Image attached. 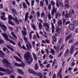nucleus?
<instances>
[{
    "instance_id": "nucleus-1",
    "label": "nucleus",
    "mask_w": 78,
    "mask_h": 78,
    "mask_svg": "<svg viewBox=\"0 0 78 78\" xmlns=\"http://www.w3.org/2000/svg\"><path fill=\"white\" fill-rule=\"evenodd\" d=\"M24 58L26 60L25 61L26 62L27 64L31 63L33 62V58L32 57L30 59L31 56H30V54L28 52H27L24 55Z\"/></svg>"
},
{
    "instance_id": "nucleus-3",
    "label": "nucleus",
    "mask_w": 78,
    "mask_h": 78,
    "mask_svg": "<svg viewBox=\"0 0 78 78\" xmlns=\"http://www.w3.org/2000/svg\"><path fill=\"white\" fill-rule=\"evenodd\" d=\"M2 35L3 37L5 38V40H6L7 41H9L10 43H11V44H13L14 45H16V43L14 41H12V40H9V38L8 37V35L5 33H2Z\"/></svg>"
},
{
    "instance_id": "nucleus-55",
    "label": "nucleus",
    "mask_w": 78,
    "mask_h": 78,
    "mask_svg": "<svg viewBox=\"0 0 78 78\" xmlns=\"http://www.w3.org/2000/svg\"><path fill=\"white\" fill-rule=\"evenodd\" d=\"M16 54H17L18 56H19V57H20V58L21 59H22V57H21L20 55V54H19V52H17Z\"/></svg>"
},
{
    "instance_id": "nucleus-31",
    "label": "nucleus",
    "mask_w": 78,
    "mask_h": 78,
    "mask_svg": "<svg viewBox=\"0 0 78 78\" xmlns=\"http://www.w3.org/2000/svg\"><path fill=\"white\" fill-rule=\"evenodd\" d=\"M7 47L8 48L10 49V50H11V51H14V49L11 47V46H9V45H7Z\"/></svg>"
},
{
    "instance_id": "nucleus-62",
    "label": "nucleus",
    "mask_w": 78,
    "mask_h": 78,
    "mask_svg": "<svg viewBox=\"0 0 78 78\" xmlns=\"http://www.w3.org/2000/svg\"><path fill=\"white\" fill-rule=\"evenodd\" d=\"M10 78H15V76H14V75H11L10 76Z\"/></svg>"
},
{
    "instance_id": "nucleus-57",
    "label": "nucleus",
    "mask_w": 78,
    "mask_h": 78,
    "mask_svg": "<svg viewBox=\"0 0 78 78\" xmlns=\"http://www.w3.org/2000/svg\"><path fill=\"white\" fill-rule=\"evenodd\" d=\"M56 5L57 7H59V1L58 0L56 1Z\"/></svg>"
},
{
    "instance_id": "nucleus-27",
    "label": "nucleus",
    "mask_w": 78,
    "mask_h": 78,
    "mask_svg": "<svg viewBox=\"0 0 78 78\" xmlns=\"http://www.w3.org/2000/svg\"><path fill=\"white\" fill-rule=\"evenodd\" d=\"M17 70L20 74H21L22 75H24V73H23V71L22 70L20 69H18Z\"/></svg>"
},
{
    "instance_id": "nucleus-44",
    "label": "nucleus",
    "mask_w": 78,
    "mask_h": 78,
    "mask_svg": "<svg viewBox=\"0 0 78 78\" xmlns=\"http://www.w3.org/2000/svg\"><path fill=\"white\" fill-rule=\"evenodd\" d=\"M45 41L47 44H49L50 43V41L48 40V39H45Z\"/></svg>"
},
{
    "instance_id": "nucleus-61",
    "label": "nucleus",
    "mask_w": 78,
    "mask_h": 78,
    "mask_svg": "<svg viewBox=\"0 0 78 78\" xmlns=\"http://www.w3.org/2000/svg\"><path fill=\"white\" fill-rule=\"evenodd\" d=\"M8 49H7V48H5V47H4L3 48V50L4 51H6V50H7Z\"/></svg>"
},
{
    "instance_id": "nucleus-29",
    "label": "nucleus",
    "mask_w": 78,
    "mask_h": 78,
    "mask_svg": "<svg viewBox=\"0 0 78 78\" xmlns=\"http://www.w3.org/2000/svg\"><path fill=\"white\" fill-rule=\"evenodd\" d=\"M61 16V13H59L58 12H57L56 16L55 19H58V17Z\"/></svg>"
},
{
    "instance_id": "nucleus-39",
    "label": "nucleus",
    "mask_w": 78,
    "mask_h": 78,
    "mask_svg": "<svg viewBox=\"0 0 78 78\" xmlns=\"http://www.w3.org/2000/svg\"><path fill=\"white\" fill-rule=\"evenodd\" d=\"M12 12L14 14H17L16 11V10H15V9H12Z\"/></svg>"
},
{
    "instance_id": "nucleus-11",
    "label": "nucleus",
    "mask_w": 78,
    "mask_h": 78,
    "mask_svg": "<svg viewBox=\"0 0 78 78\" xmlns=\"http://www.w3.org/2000/svg\"><path fill=\"white\" fill-rule=\"evenodd\" d=\"M75 50V46L74 45L72 46L70 48V54H73V51H74V50Z\"/></svg>"
},
{
    "instance_id": "nucleus-54",
    "label": "nucleus",
    "mask_w": 78,
    "mask_h": 78,
    "mask_svg": "<svg viewBox=\"0 0 78 78\" xmlns=\"http://www.w3.org/2000/svg\"><path fill=\"white\" fill-rule=\"evenodd\" d=\"M33 39H36L37 38V37L36 36V35L35 34H34L33 36Z\"/></svg>"
},
{
    "instance_id": "nucleus-64",
    "label": "nucleus",
    "mask_w": 78,
    "mask_h": 78,
    "mask_svg": "<svg viewBox=\"0 0 78 78\" xmlns=\"http://www.w3.org/2000/svg\"><path fill=\"white\" fill-rule=\"evenodd\" d=\"M69 3V0H66L65 2V3Z\"/></svg>"
},
{
    "instance_id": "nucleus-20",
    "label": "nucleus",
    "mask_w": 78,
    "mask_h": 78,
    "mask_svg": "<svg viewBox=\"0 0 78 78\" xmlns=\"http://www.w3.org/2000/svg\"><path fill=\"white\" fill-rule=\"evenodd\" d=\"M1 28H2V30L3 31H6V27L5 26V25H2L1 26Z\"/></svg>"
},
{
    "instance_id": "nucleus-22",
    "label": "nucleus",
    "mask_w": 78,
    "mask_h": 78,
    "mask_svg": "<svg viewBox=\"0 0 78 78\" xmlns=\"http://www.w3.org/2000/svg\"><path fill=\"white\" fill-rule=\"evenodd\" d=\"M69 28L70 30H73L74 25L72 24H70L69 26Z\"/></svg>"
},
{
    "instance_id": "nucleus-21",
    "label": "nucleus",
    "mask_w": 78,
    "mask_h": 78,
    "mask_svg": "<svg viewBox=\"0 0 78 78\" xmlns=\"http://www.w3.org/2000/svg\"><path fill=\"white\" fill-rule=\"evenodd\" d=\"M51 26L52 27V33H53L55 32V26H54V24L53 23H51Z\"/></svg>"
},
{
    "instance_id": "nucleus-14",
    "label": "nucleus",
    "mask_w": 78,
    "mask_h": 78,
    "mask_svg": "<svg viewBox=\"0 0 78 78\" xmlns=\"http://www.w3.org/2000/svg\"><path fill=\"white\" fill-rule=\"evenodd\" d=\"M23 29L24 31H23V30H22V32L23 34V36H25L27 35V32L26 31V28L25 27H24Z\"/></svg>"
},
{
    "instance_id": "nucleus-35",
    "label": "nucleus",
    "mask_w": 78,
    "mask_h": 78,
    "mask_svg": "<svg viewBox=\"0 0 78 78\" xmlns=\"http://www.w3.org/2000/svg\"><path fill=\"white\" fill-rule=\"evenodd\" d=\"M8 23H9V24H10V25H13V26L14 25V23L12 22V21H11V20H9L8 21Z\"/></svg>"
},
{
    "instance_id": "nucleus-2",
    "label": "nucleus",
    "mask_w": 78,
    "mask_h": 78,
    "mask_svg": "<svg viewBox=\"0 0 78 78\" xmlns=\"http://www.w3.org/2000/svg\"><path fill=\"white\" fill-rule=\"evenodd\" d=\"M2 63L5 64V66L6 68H9L10 69L12 70H13L14 68L11 66V64L9 62L6 58H4L3 60H2Z\"/></svg>"
},
{
    "instance_id": "nucleus-38",
    "label": "nucleus",
    "mask_w": 78,
    "mask_h": 78,
    "mask_svg": "<svg viewBox=\"0 0 78 78\" xmlns=\"http://www.w3.org/2000/svg\"><path fill=\"white\" fill-rule=\"evenodd\" d=\"M65 46V45L64 44H63L60 47V50H62L64 48V47Z\"/></svg>"
},
{
    "instance_id": "nucleus-47",
    "label": "nucleus",
    "mask_w": 78,
    "mask_h": 78,
    "mask_svg": "<svg viewBox=\"0 0 78 78\" xmlns=\"http://www.w3.org/2000/svg\"><path fill=\"white\" fill-rule=\"evenodd\" d=\"M45 16V13L42 12L41 14V17H43Z\"/></svg>"
},
{
    "instance_id": "nucleus-48",
    "label": "nucleus",
    "mask_w": 78,
    "mask_h": 78,
    "mask_svg": "<svg viewBox=\"0 0 78 78\" xmlns=\"http://www.w3.org/2000/svg\"><path fill=\"white\" fill-rule=\"evenodd\" d=\"M39 28L40 30H41L42 28V24L41 23H40L39 24Z\"/></svg>"
},
{
    "instance_id": "nucleus-30",
    "label": "nucleus",
    "mask_w": 78,
    "mask_h": 78,
    "mask_svg": "<svg viewBox=\"0 0 78 78\" xmlns=\"http://www.w3.org/2000/svg\"><path fill=\"white\" fill-rule=\"evenodd\" d=\"M39 69V65H38V64L36 63L35 65V70H37Z\"/></svg>"
},
{
    "instance_id": "nucleus-18",
    "label": "nucleus",
    "mask_w": 78,
    "mask_h": 78,
    "mask_svg": "<svg viewBox=\"0 0 78 78\" xmlns=\"http://www.w3.org/2000/svg\"><path fill=\"white\" fill-rule=\"evenodd\" d=\"M72 36V35L71 34H69L66 37L65 41H67L69 39L71 38Z\"/></svg>"
},
{
    "instance_id": "nucleus-9",
    "label": "nucleus",
    "mask_w": 78,
    "mask_h": 78,
    "mask_svg": "<svg viewBox=\"0 0 78 78\" xmlns=\"http://www.w3.org/2000/svg\"><path fill=\"white\" fill-rule=\"evenodd\" d=\"M1 15L3 16H1V19H2V20H6V19L5 18V13L4 12H2L1 13Z\"/></svg>"
},
{
    "instance_id": "nucleus-59",
    "label": "nucleus",
    "mask_w": 78,
    "mask_h": 78,
    "mask_svg": "<svg viewBox=\"0 0 78 78\" xmlns=\"http://www.w3.org/2000/svg\"><path fill=\"white\" fill-rule=\"evenodd\" d=\"M49 58H50V59H53V57L51 55H50L49 56Z\"/></svg>"
},
{
    "instance_id": "nucleus-23",
    "label": "nucleus",
    "mask_w": 78,
    "mask_h": 78,
    "mask_svg": "<svg viewBox=\"0 0 78 78\" xmlns=\"http://www.w3.org/2000/svg\"><path fill=\"white\" fill-rule=\"evenodd\" d=\"M14 58L15 59H16V60L18 61H19V62H21V61H22V60L20 59V58L17 57L16 56H15Z\"/></svg>"
},
{
    "instance_id": "nucleus-49",
    "label": "nucleus",
    "mask_w": 78,
    "mask_h": 78,
    "mask_svg": "<svg viewBox=\"0 0 78 78\" xmlns=\"http://www.w3.org/2000/svg\"><path fill=\"white\" fill-rule=\"evenodd\" d=\"M59 5L61 7H64V5H63V2H60L59 3Z\"/></svg>"
},
{
    "instance_id": "nucleus-51",
    "label": "nucleus",
    "mask_w": 78,
    "mask_h": 78,
    "mask_svg": "<svg viewBox=\"0 0 78 78\" xmlns=\"http://www.w3.org/2000/svg\"><path fill=\"white\" fill-rule=\"evenodd\" d=\"M32 27L34 30H36V27H35V25L34 24H32L31 25Z\"/></svg>"
},
{
    "instance_id": "nucleus-6",
    "label": "nucleus",
    "mask_w": 78,
    "mask_h": 78,
    "mask_svg": "<svg viewBox=\"0 0 78 78\" xmlns=\"http://www.w3.org/2000/svg\"><path fill=\"white\" fill-rule=\"evenodd\" d=\"M28 72H29V73H30L33 75H35L36 76H38L39 75V73H36L34 71L30 69H28Z\"/></svg>"
},
{
    "instance_id": "nucleus-40",
    "label": "nucleus",
    "mask_w": 78,
    "mask_h": 78,
    "mask_svg": "<svg viewBox=\"0 0 78 78\" xmlns=\"http://www.w3.org/2000/svg\"><path fill=\"white\" fill-rule=\"evenodd\" d=\"M8 17L9 20H12V19L13 20V19H14V18H12V16L11 15H9Z\"/></svg>"
},
{
    "instance_id": "nucleus-26",
    "label": "nucleus",
    "mask_w": 78,
    "mask_h": 78,
    "mask_svg": "<svg viewBox=\"0 0 78 78\" xmlns=\"http://www.w3.org/2000/svg\"><path fill=\"white\" fill-rule=\"evenodd\" d=\"M73 24L74 26H77L78 25V21L76 20H75L73 21Z\"/></svg>"
},
{
    "instance_id": "nucleus-7",
    "label": "nucleus",
    "mask_w": 78,
    "mask_h": 78,
    "mask_svg": "<svg viewBox=\"0 0 78 78\" xmlns=\"http://www.w3.org/2000/svg\"><path fill=\"white\" fill-rule=\"evenodd\" d=\"M49 25H50V24H49L48 23H44L43 24L44 27H45L46 28V30L48 31H49L50 28Z\"/></svg>"
},
{
    "instance_id": "nucleus-4",
    "label": "nucleus",
    "mask_w": 78,
    "mask_h": 78,
    "mask_svg": "<svg viewBox=\"0 0 78 78\" xmlns=\"http://www.w3.org/2000/svg\"><path fill=\"white\" fill-rule=\"evenodd\" d=\"M51 3L52 4V5L53 6L51 12V14H52V16H54V13H56V9H55V7L54 6L55 3L54 1H51Z\"/></svg>"
},
{
    "instance_id": "nucleus-24",
    "label": "nucleus",
    "mask_w": 78,
    "mask_h": 78,
    "mask_svg": "<svg viewBox=\"0 0 78 78\" xmlns=\"http://www.w3.org/2000/svg\"><path fill=\"white\" fill-rule=\"evenodd\" d=\"M0 57H3L5 56V54L2 51H0Z\"/></svg>"
},
{
    "instance_id": "nucleus-33",
    "label": "nucleus",
    "mask_w": 78,
    "mask_h": 78,
    "mask_svg": "<svg viewBox=\"0 0 78 78\" xmlns=\"http://www.w3.org/2000/svg\"><path fill=\"white\" fill-rule=\"evenodd\" d=\"M63 39H62V38H60V40H59L58 43L60 45H61V44H62V43H63Z\"/></svg>"
},
{
    "instance_id": "nucleus-46",
    "label": "nucleus",
    "mask_w": 78,
    "mask_h": 78,
    "mask_svg": "<svg viewBox=\"0 0 78 78\" xmlns=\"http://www.w3.org/2000/svg\"><path fill=\"white\" fill-rule=\"evenodd\" d=\"M60 45L61 44H59L57 47V51H58L59 50V48H60Z\"/></svg>"
},
{
    "instance_id": "nucleus-41",
    "label": "nucleus",
    "mask_w": 78,
    "mask_h": 78,
    "mask_svg": "<svg viewBox=\"0 0 78 78\" xmlns=\"http://www.w3.org/2000/svg\"><path fill=\"white\" fill-rule=\"evenodd\" d=\"M52 39L54 42H56V37H55L53 36L52 37Z\"/></svg>"
},
{
    "instance_id": "nucleus-12",
    "label": "nucleus",
    "mask_w": 78,
    "mask_h": 78,
    "mask_svg": "<svg viewBox=\"0 0 78 78\" xmlns=\"http://www.w3.org/2000/svg\"><path fill=\"white\" fill-rule=\"evenodd\" d=\"M27 44H26V47L28 50H31L32 48V46H31V45L29 43Z\"/></svg>"
},
{
    "instance_id": "nucleus-60",
    "label": "nucleus",
    "mask_w": 78,
    "mask_h": 78,
    "mask_svg": "<svg viewBox=\"0 0 78 78\" xmlns=\"http://www.w3.org/2000/svg\"><path fill=\"white\" fill-rule=\"evenodd\" d=\"M55 62H56V60H55L53 62V65L52 66V67H53L55 66Z\"/></svg>"
},
{
    "instance_id": "nucleus-52",
    "label": "nucleus",
    "mask_w": 78,
    "mask_h": 78,
    "mask_svg": "<svg viewBox=\"0 0 78 78\" xmlns=\"http://www.w3.org/2000/svg\"><path fill=\"white\" fill-rule=\"evenodd\" d=\"M29 37L30 41H32L31 39H32V34H29Z\"/></svg>"
},
{
    "instance_id": "nucleus-34",
    "label": "nucleus",
    "mask_w": 78,
    "mask_h": 78,
    "mask_svg": "<svg viewBox=\"0 0 78 78\" xmlns=\"http://www.w3.org/2000/svg\"><path fill=\"white\" fill-rule=\"evenodd\" d=\"M74 42H75V40L74 39H72L69 40V44H72Z\"/></svg>"
},
{
    "instance_id": "nucleus-36",
    "label": "nucleus",
    "mask_w": 78,
    "mask_h": 78,
    "mask_svg": "<svg viewBox=\"0 0 78 78\" xmlns=\"http://www.w3.org/2000/svg\"><path fill=\"white\" fill-rule=\"evenodd\" d=\"M35 3V1L34 0H32L31 1V6H33L34 5V3Z\"/></svg>"
},
{
    "instance_id": "nucleus-58",
    "label": "nucleus",
    "mask_w": 78,
    "mask_h": 78,
    "mask_svg": "<svg viewBox=\"0 0 78 78\" xmlns=\"http://www.w3.org/2000/svg\"><path fill=\"white\" fill-rule=\"evenodd\" d=\"M62 51H61L59 53L58 55V57H61V56H62Z\"/></svg>"
},
{
    "instance_id": "nucleus-42",
    "label": "nucleus",
    "mask_w": 78,
    "mask_h": 78,
    "mask_svg": "<svg viewBox=\"0 0 78 78\" xmlns=\"http://www.w3.org/2000/svg\"><path fill=\"white\" fill-rule=\"evenodd\" d=\"M40 6L41 7H44V2H43L42 1H41L40 2Z\"/></svg>"
},
{
    "instance_id": "nucleus-16",
    "label": "nucleus",
    "mask_w": 78,
    "mask_h": 78,
    "mask_svg": "<svg viewBox=\"0 0 78 78\" xmlns=\"http://www.w3.org/2000/svg\"><path fill=\"white\" fill-rule=\"evenodd\" d=\"M13 20H14L15 22L16 23V24H17V25H19V20L17 19V18L16 17L15 19L13 18Z\"/></svg>"
},
{
    "instance_id": "nucleus-19",
    "label": "nucleus",
    "mask_w": 78,
    "mask_h": 78,
    "mask_svg": "<svg viewBox=\"0 0 78 78\" xmlns=\"http://www.w3.org/2000/svg\"><path fill=\"white\" fill-rule=\"evenodd\" d=\"M33 57H34L35 61H37V56H36V54L34 53L33 52L32 53Z\"/></svg>"
},
{
    "instance_id": "nucleus-37",
    "label": "nucleus",
    "mask_w": 78,
    "mask_h": 78,
    "mask_svg": "<svg viewBox=\"0 0 78 78\" xmlns=\"http://www.w3.org/2000/svg\"><path fill=\"white\" fill-rule=\"evenodd\" d=\"M25 2H26L27 5L29 6H30V3L29 2V1L28 0H25Z\"/></svg>"
},
{
    "instance_id": "nucleus-17",
    "label": "nucleus",
    "mask_w": 78,
    "mask_h": 78,
    "mask_svg": "<svg viewBox=\"0 0 78 78\" xmlns=\"http://www.w3.org/2000/svg\"><path fill=\"white\" fill-rule=\"evenodd\" d=\"M58 27H62V20H59L58 22Z\"/></svg>"
},
{
    "instance_id": "nucleus-43",
    "label": "nucleus",
    "mask_w": 78,
    "mask_h": 78,
    "mask_svg": "<svg viewBox=\"0 0 78 78\" xmlns=\"http://www.w3.org/2000/svg\"><path fill=\"white\" fill-rule=\"evenodd\" d=\"M51 53H52V55H53L55 54V51L54 49H51Z\"/></svg>"
},
{
    "instance_id": "nucleus-10",
    "label": "nucleus",
    "mask_w": 78,
    "mask_h": 78,
    "mask_svg": "<svg viewBox=\"0 0 78 78\" xmlns=\"http://www.w3.org/2000/svg\"><path fill=\"white\" fill-rule=\"evenodd\" d=\"M55 30L57 33H58V34H59L60 33L62 32V29L61 28H59L58 27H57L56 29Z\"/></svg>"
},
{
    "instance_id": "nucleus-53",
    "label": "nucleus",
    "mask_w": 78,
    "mask_h": 78,
    "mask_svg": "<svg viewBox=\"0 0 78 78\" xmlns=\"http://www.w3.org/2000/svg\"><path fill=\"white\" fill-rule=\"evenodd\" d=\"M36 35L38 39H40V36H39V35L37 32H36Z\"/></svg>"
},
{
    "instance_id": "nucleus-5",
    "label": "nucleus",
    "mask_w": 78,
    "mask_h": 78,
    "mask_svg": "<svg viewBox=\"0 0 78 78\" xmlns=\"http://www.w3.org/2000/svg\"><path fill=\"white\" fill-rule=\"evenodd\" d=\"M0 71H1L2 72H7V74H11V70L8 69H5L0 67Z\"/></svg>"
},
{
    "instance_id": "nucleus-63",
    "label": "nucleus",
    "mask_w": 78,
    "mask_h": 78,
    "mask_svg": "<svg viewBox=\"0 0 78 78\" xmlns=\"http://www.w3.org/2000/svg\"><path fill=\"white\" fill-rule=\"evenodd\" d=\"M69 53V50L68 49H67L66 51V53H67L68 54Z\"/></svg>"
},
{
    "instance_id": "nucleus-32",
    "label": "nucleus",
    "mask_w": 78,
    "mask_h": 78,
    "mask_svg": "<svg viewBox=\"0 0 78 78\" xmlns=\"http://www.w3.org/2000/svg\"><path fill=\"white\" fill-rule=\"evenodd\" d=\"M23 39L26 43L27 44L29 43L28 41V39H27V38L25 36L23 37Z\"/></svg>"
},
{
    "instance_id": "nucleus-56",
    "label": "nucleus",
    "mask_w": 78,
    "mask_h": 78,
    "mask_svg": "<svg viewBox=\"0 0 78 78\" xmlns=\"http://www.w3.org/2000/svg\"><path fill=\"white\" fill-rule=\"evenodd\" d=\"M51 4H49V5H48V8L49 9V10H50V9H51Z\"/></svg>"
},
{
    "instance_id": "nucleus-28",
    "label": "nucleus",
    "mask_w": 78,
    "mask_h": 78,
    "mask_svg": "<svg viewBox=\"0 0 78 78\" xmlns=\"http://www.w3.org/2000/svg\"><path fill=\"white\" fill-rule=\"evenodd\" d=\"M23 6L25 9H26V8H27V4H26V3L25 2H23Z\"/></svg>"
},
{
    "instance_id": "nucleus-8",
    "label": "nucleus",
    "mask_w": 78,
    "mask_h": 78,
    "mask_svg": "<svg viewBox=\"0 0 78 78\" xmlns=\"http://www.w3.org/2000/svg\"><path fill=\"white\" fill-rule=\"evenodd\" d=\"M14 65L16 66H17L18 67H23L25 66V63H22L21 64H18L17 63H14Z\"/></svg>"
},
{
    "instance_id": "nucleus-45",
    "label": "nucleus",
    "mask_w": 78,
    "mask_h": 78,
    "mask_svg": "<svg viewBox=\"0 0 78 78\" xmlns=\"http://www.w3.org/2000/svg\"><path fill=\"white\" fill-rule=\"evenodd\" d=\"M70 7V6H69V5L68 4H66L65 5V8H66V9H67V8H69V7Z\"/></svg>"
},
{
    "instance_id": "nucleus-50",
    "label": "nucleus",
    "mask_w": 78,
    "mask_h": 78,
    "mask_svg": "<svg viewBox=\"0 0 78 78\" xmlns=\"http://www.w3.org/2000/svg\"><path fill=\"white\" fill-rule=\"evenodd\" d=\"M48 19L49 20H50L51 19V15L50 13H49L48 14Z\"/></svg>"
},
{
    "instance_id": "nucleus-13",
    "label": "nucleus",
    "mask_w": 78,
    "mask_h": 78,
    "mask_svg": "<svg viewBox=\"0 0 78 78\" xmlns=\"http://www.w3.org/2000/svg\"><path fill=\"white\" fill-rule=\"evenodd\" d=\"M64 16L65 18H68L69 17L70 18H71V17H72V12H70L69 13V15L68 13H66L64 15Z\"/></svg>"
},
{
    "instance_id": "nucleus-25",
    "label": "nucleus",
    "mask_w": 78,
    "mask_h": 78,
    "mask_svg": "<svg viewBox=\"0 0 78 78\" xmlns=\"http://www.w3.org/2000/svg\"><path fill=\"white\" fill-rule=\"evenodd\" d=\"M11 35H12V36L15 39H17V36L15 35V34L13 32H11Z\"/></svg>"
},
{
    "instance_id": "nucleus-15",
    "label": "nucleus",
    "mask_w": 78,
    "mask_h": 78,
    "mask_svg": "<svg viewBox=\"0 0 78 78\" xmlns=\"http://www.w3.org/2000/svg\"><path fill=\"white\" fill-rule=\"evenodd\" d=\"M28 15H29V13L28 12H27L25 15V22H27L28 20Z\"/></svg>"
}]
</instances>
